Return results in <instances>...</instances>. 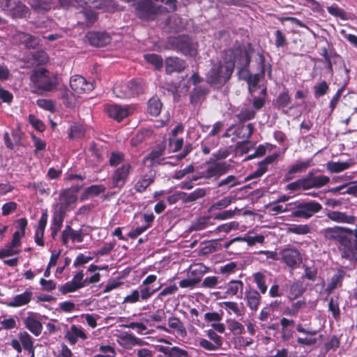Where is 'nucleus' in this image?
Listing matches in <instances>:
<instances>
[{
  "label": "nucleus",
  "instance_id": "obj_1",
  "mask_svg": "<svg viewBox=\"0 0 357 357\" xmlns=\"http://www.w3.org/2000/svg\"><path fill=\"white\" fill-rule=\"evenodd\" d=\"M322 233L326 240L335 243L343 258L352 260L357 257V225L354 229L328 227Z\"/></svg>",
  "mask_w": 357,
  "mask_h": 357
},
{
  "label": "nucleus",
  "instance_id": "obj_2",
  "mask_svg": "<svg viewBox=\"0 0 357 357\" xmlns=\"http://www.w3.org/2000/svg\"><path fill=\"white\" fill-rule=\"evenodd\" d=\"M224 61L214 63L208 72L206 78L211 84H221L227 83L230 79L235 67L236 55L231 50L226 52Z\"/></svg>",
  "mask_w": 357,
  "mask_h": 357
},
{
  "label": "nucleus",
  "instance_id": "obj_3",
  "mask_svg": "<svg viewBox=\"0 0 357 357\" xmlns=\"http://www.w3.org/2000/svg\"><path fill=\"white\" fill-rule=\"evenodd\" d=\"M30 79V87L35 93L52 91L58 84L56 75L44 68L33 70Z\"/></svg>",
  "mask_w": 357,
  "mask_h": 357
},
{
  "label": "nucleus",
  "instance_id": "obj_4",
  "mask_svg": "<svg viewBox=\"0 0 357 357\" xmlns=\"http://www.w3.org/2000/svg\"><path fill=\"white\" fill-rule=\"evenodd\" d=\"M168 47L185 56H195L197 53V43L187 35L170 36L167 41Z\"/></svg>",
  "mask_w": 357,
  "mask_h": 357
},
{
  "label": "nucleus",
  "instance_id": "obj_5",
  "mask_svg": "<svg viewBox=\"0 0 357 357\" xmlns=\"http://www.w3.org/2000/svg\"><path fill=\"white\" fill-rule=\"evenodd\" d=\"M291 216L298 218L308 219L322 209L319 202L310 200H298L291 202Z\"/></svg>",
  "mask_w": 357,
  "mask_h": 357
},
{
  "label": "nucleus",
  "instance_id": "obj_6",
  "mask_svg": "<svg viewBox=\"0 0 357 357\" xmlns=\"http://www.w3.org/2000/svg\"><path fill=\"white\" fill-rule=\"evenodd\" d=\"M136 15L146 21L153 20L156 16L167 11V8L159 5L152 0H142L135 3Z\"/></svg>",
  "mask_w": 357,
  "mask_h": 357
},
{
  "label": "nucleus",
  "instance_id": "obj_7",
  "mask_svg": "<svg viewBox=\"0 0 357 357\" xmlns=\"http://www.w3.org/2000/svg\"><path fill=\"white\" fill-rule=\"evenodd\" d=\"M114 90L120 98H131L144 92V82L141 79H135L123 85H116Z\"/></svg>",
  "mask_w": 357,
  "mask_h": 357
},
{
  "label": "nucleus",
  "instance_id": "obj_8",
  "mask_svg": "<svg viewBox=\"0 0 357 357\" xmlns=\"http://www.w3.org/2000/svg\"><path fill=\"white\" fill-rule=\"evenodd\" d=\"M131 169L130 163H123L121 167L116 168L111 177L112 188L121 190L128 179Z\"/></svg>",
  "mask_w": 357,
  "mask_h": 357
},
{
  "label": "nucleus",
  "instance_id": "obj_9",
  "mask_svg": "<svg viewBox=\"0 0 357 357\" xmlns=\"http://www.w3.org/2000/svg\"><path fill=\"white\" fill-rule=\"evenodd\" d=\"M0 7L9 11L13 17H23L28 12L27 7L19 0H1Z\"/></svg>",
  "mask_w": 357,
  "mask_h": 357
},
{
  "label": "nucleus",
  "instance_id": "obj_10",
  "mask_svg": "<svg viewBox=\"0 0 357 357\" xmlns=\"http://www.w3.org/2000/svg\"><path fill=\"white\" fill-rule=\"evenodd\" d=\"M77 199V195L74 192L69 189L65 190L60 195L59 208L55 212L66 215V212L73 208Z\"/></svg>",
  "mask_w": 357,
  "mask_h": 357
},
{
  "label": "nucleus",
  "instance_id": "obj_11",
  "mask_svg": "<svg viewBox=\"0 0 357 357\" xmlns=\"http://www.w3.org/2000/svg\"><path fill=\"white\" fill-rule=\"evenodd\" d=\"M105 111L110 118L121 121L133 112V108L128 105H109L105 107Z\"/></svg>",
  "mask_w": 357,
  "mask_h": 357
},
{
  "label": "nucleus",
  "instance_id": "obj_12",
  "mask_svg": "<svg viewBox=\"0 0 357 357\" xmlns=\"http://www.w3.org/2000/svg\"><path fill=\"white\" fill-rule=\"evenodd\" d=\"M230 168V165L227 162H217L211 163L206 169L202 172V177L211 178L213 177L218 178L226 174Z\"/></svg>",
  "mask_w": 357,
  "mask_h": 357
},
{
  "label": "nucleus",
  "instance_id": "obj_13",
  "mask_svg": "<svg viewBox=\"0 0 357 357\" xmlns=\"http://www.w3.org/2000/svg\"><path fill=\"white\" fill-rule=\"evenodd\" d=\"M85 38L89 43L94 47H105L111 41V36L105 31L88 32Z\"/></svg>",
  "mask_w": 357,
  "mask_h": 357
},
{
  "label": "nucleus",
  "instance_id": "obj_14",
  "mask_svg": "<svg viewBox=\"0 0 357 357\" xmlns=\"http://www.w3.org/2000/svg\"><path fill=\"white\" fill-rule=\"evenodd\" d=\"M281 255L282 261L291 268H296L302 261L299 251L294 248L284 249Z\"/></svg>",
  "mask_w": 357,
  "mask_h": 357
},
{
  "label": "nucleus",
  "instance_id": "obj_15",
  "mask_svg": "<svg viewBox=\"0 0 357 357\" xmlns=\"http://www.w3.org/2000/svg\"><path fill=\"white\" fill-rule=\"evenodd\" d=\"M71 89L77 93L90 92L93 89V84L88 82L82 76L76 75L71 77L70 81Z\"/></svg>",
  "mask_w": 357,
  "mask_h": 357
},
{
  "label": "nucleus",
  "instance_id": "obj_16",
  "mask_svg": "<svg viewBox=\"0 0 357 357\" xmlns=\"http://www.w3.org/2000/svg\"><path fill=\"white\" fill-rule=\"evenodd\" d=\"M28 316L23 320L25 327L35 336H39L43 330V325L38 319V314L29 312Z\"/></svg>",
  "mask_w": 357,
  "mask_h": 357
},
{
  "label": "nucleus",
  "instance_id": "obj_17",
  "mask_svg": "<svg viewBox=\"0 0 357 357\" xmlns=\"http://www.w3.org/2000/svg\"><path fill=\"white\" fill-rule=\"evenodd\" d=\"M305 190L311 188H319L326 185L329 181L330 178L324 175L314 176L312 173H309L303 177Z\"/></svg>",
  "mask_w": 357,
  "mask_h": 357
},
{
  "label": "nucleus",
  "instance_id": "obj_18",
  "mask_svg": "<svg viewBox=\"0 0 357 357\" xmlns=\"http://www.w3.org/2000/svg\"><path fill=\"white\" fill-rule=\"evenodd\" d=\"M239 63H237L238 75L241 79L248 81L250 73L248 69V66L250 62V58L248 53L245 50L239 51Z\"/></svg>",
  "mask_w": 357,
  "mask_h": 357
},
{
  "label": "nucleus",
  "instance_id": "obj_19",
  "mask_svg": "<svg viewBox=\"0 0 357 357\" xmlns=\"http://www.w3.org/2000/svg\"><path fill=\"white\" fill-rule=\"evenodd\" d=\"M69 239L73 242L82 243L84 240L82 229L74 230L70 225H66L61 234L63 244L66 246Z\"/></svg>",
  "mask_w": 357,
  "mask_h": 357
},
{
  "label": "nucleus",
  "instance_id": "obj_20",
  "mask_svg": "<svg viewBox=\"0 0 357 357\" xmlns=\"http://www.w3.org/2000/svg\"><path fill=\"white\" fill-rule=\"evenodd\" d=\"M84 274L83 271H80L75 275L71 281L66 282L65 284L59 287V291L62 294H66L77 291L82 288V280Z\"/></svg>",
  "mask_w": 357,
  "mask_h": 357
},
{
  "label": "nucleus",
  "instance_id": "obj_21",
  "mask_svg": "<svg viewBox=\"0 0 357 357\" xmlns=\"http://www.w3.org/2000/svg\"><path fill=\"white\" fill-rule=\"evenodd\" d=\"M165 71L167 74H172L174 72L180 73L186 66L185 61L177 56L167 57L165 61Z\"/></svg>",
  "mask_w": 357,
  "mask_h": 357
},
{
  "label": "nucleus",
  "instance_id": "obj_22",
  "mask_svg": "<svg viewBox=\"0 0 357 357\" xmlns=\"http://www.w3.org/2000/svg\"><path fill=\"white\" fill-rule=\"evenodd\" d=\"M32 296L33 292L29 289H26L24 293L15 295L10 301L6 303V305L11 307L25 305L31 301Z\"/></svg>",
  "mask_w": 357,
  "mask_h": 357
},
{
  "label": "nucleus",
  "instance_id": "obj_23",
  "mask_svg": "<svg viewBox=\"0 0 357 357\" xmlns=\"http://www.w3.org/2000/svg\"><path fill=\"white\" fill-rule=\"evenodd\" d=\"M15 39L29 48H35L40 43L38 38L24 32H17L15 35Z\"/></svg>",
  "mask_w": 357,
  "mask_h": 357
},
{
  "label": "nucleus",
  "instance_id": "obj_24",
  "mask_svg": "<svg viewBox=\"0 0 357 357\" xmlns=\"http://www.w3.org/2000/svg\"><path fill=\"white\" fill-rule=\"evenodd\" d=\"M245 299L250 309L252 311H257L260 304L261 296L257 290L250 289L245 291Z\"/></svg>",
  "mask_w": 357,
  "mask_h": 357
},
{
  "label": "nucleus",
  "instance_id": "obj_25",
  "mask_svg": "<svg viewBox=\"0 0 357 357\" xmlns=\"http://www.w3.org/2000/svg\"><path fill=\"white\" fill-rule=\"evenodd\" d=\"M155 173L151 172L149 174L142 176L135 183L134 189L136 192L142 193L155 181Z\"/></svg>",
  "mask_w": 357,
  "mask_h": 357
},
{
  "label": "nucleus",
  "instance_id": "obj_26",
  "mask_svg": "<svg viewBox=\"0 0 357 357\" xmlns=\"http://www.w3.org/2000/svg\"><path fill=\"white\" fill-rule=\"evenodd\" d=\"M156 350L162 352L164 355L168 357H187L188 353L186 351L177 347H166L162 345H158L155 347Z\"/></svg>",
  "mask_w": 357,
  "mask_h": 357
},
{
  "label": "nucleus",
  "instance_id": "obj_27",
  "mask_svg": "<svg viewBox=\"0 0 357 357\" xmlns=\"http://www.w3.org/2000/svg\"><path fill=\"white\" fill-rule=\"evenodd\" d=\"M355 164L354 159H349L344 162L330 161L326 164V169L331 173H339L349 169Z\"/></svg>",
  "mask_w": 357,
  "mask_h": 357
},
{
  "label": "nucleus",
  "instance_id": "obj_28",
  "mask_svg": "<svg viewBox=\"0 0 357 357\" xmlns=\"http://www.w3.org/2000/svg\"><path fill=\"white\" fill-rule=\"evenodd\" d=\"M208 90L207 87L204 86H195L190 94V103L192 105H197L204 101L207 95Z\"/></svg>",
  "mask_w": 357,
  "mask_h": 357
},
{
  "label": "nucleus",
  "instance_id": "obj_29",
  "mask_svg": "<svg viewBox=\"0 0 357 357\" xmlns=\"http://www.w3.org/2000/svg\"><path fill=\"white\" fill-rule=\"evenodd\" d=\"M47 222V213H43L40 218L38 228L36 231L35 234V242L38 245L43 246V236L45 232V229Z\"/></svg>",
  "mask_w": 357,
  "mask_h": 357
},
{
  "label": "nucleus",
  "instance_id": "obj_30",
  "mask_svg": "<svg viewBox=\"0 0 357 357\" xmlns=\"http://www.w3.org/2000/svg\"><path fill=\"white\" fill-rule=\"evenodd\" d=\"M208 268L203 264H196L190 266L188 271L189 278H192L197 283L201 281V278L204 273L208 272Z\"/></svg>",
  "mask_w": 357,
  "mask_h": 357
},
{
  "label": "nucleus",
  "instance_id": "obj_31",
  "mask_svg": "<svg viewBox=\"0 0 357 357\" xmlns=\"http://www.w3.org/2000/svg\"><path fill=\"white\" fill-rule=\"evenodd\" d=\"M326 216L331 220L337 222L353 223L355 220V217L353 215H348L345 213L340 211H328Z\"/></svg>",
  "mask_w": 357,
  "mask_h": 357
},
{
  "label": "nucleus",
  "instance_id": "obj_32",
  "mask_svg": "<svg viewBox=\"0 0 357 357\" xmlns=\"http://www.w3.org/2000/svg\"><path fill=\"white\" fill-rule=\"evenodd\" d=\"M66 337L72 344H75L79 337L83 340L87 337L82 328L77 327L75 325L71 326L70 331L66 333Z\"/></svg>",
  "mask_w": 357,
  "mask_h": 357
},
{
  "label": "nucleus",
  "instance_id": "obj_33",
  "mask_svg": "<svg viewBox=\"0 0 357 357\" xmlns=\"http://www.w3.org/2000/svg\"><path fill=\"white\" fill-rule=\"evenodd\" d=\"M65 218V215L54 212L52 224H51V236L53 238H55L58 234V232L61 230L63 222Z\"/></svg>",
  "mask_w": 357,
  "mask_h": 357
},
{
  "label": "nucleus",
  "instance_id": "obj_34",
  "mask_svg": "<svg viewBox=\"0 0 357 357\" xmlns=\"http://www.w3.org/2000/svg\"><path fill=\"white\" fill-rule=\"evenodd\" d=\"M264 239L265 238L263 235H256L255 236H248L244 238L238 237L227 243L225 244V248H227L231 244H232L235 241H244L246 242L248 245L252 246L255 243H263Z\"/></svg>",
  "mask_w": 357,
  "mask_h": 357
},
{
  "label": "nucleus",
  "instance_id": "obj_35",
  "mask_svg": "<svg viewBox=\"0 0 357 357\" xmlns=\"http://www.w3.org/2000/svg\"><path fill=\"white\" fill-rule=\"evenodd\" d=\"M169 326L176 331V333L181 337H185L187 335V331L181 321V320L175 317H171L168 319Z\"/></svg>",
  "mask_w": 357,
  "mask_h": 357
},
{
  "label": "nucleus",
  "instance_id": "obj_36",
  "mask_svg": "<svg viewBox=\"0 0 357 357\" xmlns=\"http://www.w3.org/2000/svg\"><path fill=\"white\" fill-rule=\"evenodd\" d=\"M210 216H202L195 220L189 227L190 231H201L206 229L210 224Z\"/></svg>",
  "mask_w": 357,
  "mask_h": 357
},
{
  "label": "nucleus",
  "instance_id": "obj_37",
  "mask_svg": "<svg viewBox=\"0 0 357 357\" xmlns=\"http://www.w3.org/2000/svg\"><path fill=\"white\" fill-rule=\"evenodd\" d=\"M18 337L23 348L29 353H33V342L31 335L26 331L20 332Z\"/></svg>",
  "mask_w": 357,
  "mask_h": 357
},
{
  "label": "nucleus",
  "instance_id": "obj_38",
  "mask_svg": "<svg viewBox=\"0 0 357 357\" xmlns=\"http://www.w3.org/2000/svg\"><path fill=\"white\" fill-rule=\"evenodd\" d=\"M310 166V162H301L293 165L285 175V180L289 181L293 178L294 174L301 172Z\"/></svg>",
  "mask_w": 357,
  "mask_h": 357
},
{
  "label": "nucleus",
  "instance_id": "obj_39",
  "mask_svg": "<svg viewBox=\"0 0 357 357\" xmlns=\"http://www.w3.org/2000/svg\"><path fill=\"white\" fill-rule=\"evenodd\" d=\"M266 275L261 272L253 274L254 282L262 294H266L268 289V287L266 284Z\"/></svg>",
  "mask_w": 357,
  "mask_h": 357
},
{
  "label": "nucleus",
  "instance_id": "obj_40",
  "mask_svg": "<svg viewBox=\"0 0 357 357\" xmlns=\"http://www.w3.org/2000/svg\"><path fill=\"white\" fill-rule=\"evenodd\" d=\"M243 283L241 280H231L227 284L226 294L230 296L243 293Z\"/></svg>",
  "mask_w": 357,
  "mask_h": 357
},
{
  "label": "nucleus",
  "instance_id": "obj_41",
  "mask_svg": "<svg viewBox=\"0 0 357 357\" xmlns=\"http://www.w3.org/2000/svg\"><path fill=\"white\" fill-rule=\"evenodd\" d=\"M344 72H345V74H346V79H345V82H344V84L337 90V91L335 93V94L333 96V97L332 98L331 102H330V108L331 109V111H333V109H335V107H336L338 101H339V99L345 88V86H347L349 80V70L347 69L345 66H344Z\"/></svg>",
  "mask_w": 357,
  "mask_h": 357
},
{
  "label": "nucleus",
  "instance_id": "obj_42",
  "mask_svg": "<svg viewBox=\"0 0 357 357\" xmlns=\"http://www.w3.org/2000/svg\"><path fill=\"white\" fill-rule=\"evenodd\" d=\"M241 184V182L234 175H229L225 178L221 180L218 183L217 186L218 188H225L226 190H229L231 188Z\"/></svg>",
  "mask_w": 357,
  "mask_h": 357
},
{
  "label": "nucleus",
  "instance_id": "obj_43",
  "mask_svg": "<svg viewBox=\"0 0 357 357\" xmlns=\"http://www.w3.org/2000/svg\"><path fill=\"white\" fill-rule=\"evenodd\" d=\"M162 103L157 97H153L149 101L148 111L152 116H158L161 111Z\"/></svg>",
  "mask_w": 357,
  "mask_h": 357
},
{
  "label": "nucleus",
  "instance_id": "obj_44",
  "mask_svg": "<svg viewBox=\"0 0 357 357\" xmlns=\"http://www.w3.org/2000/svg\"><path fill=\"white\" fill-rule=\"evenodd\" d=\"M290 299H295L303 294L305 288L303 286V283L301 281H296L294 282L290 287Z\"/></svg>",
  "mask_w": 357,
  "mask_h": 357
},
{
  "label": "nucleus",
  "instance_id": "obj_45",
  "mask_svg": "<svg viewBox=\"0 0 357 357\" xmlns=\"http://www.w3.org/2000/svg\"><path fill=\"white\" fill-rule=\"evenodd\" d=\"M31 5L38 12L47 11L51 8L52 0H31Z\"/></svg>",
  "mask_w": 357,
  "mask_h": 357
},
{
  "label": "nucleus",
  "instance_id": "obj_46",
  "mask_svg": "<svg viewBox=\"0 0 357 357\" xmlns=\"http://www.w3.org/2000/svg\"><path fill=\"white\" fill-rule=\"evenodd\" d=\"M287 230L289 233L305 235L311 232V227L308 225H291Z\"/></svg>",
  "mask_w": 357,
  "mask_h": 357
},
{
  "label": "nucleus",
  "instance_id": "obj_47",
  "mask_svg": "<svg viewBox=\"0 0 357 357\" xmlns=\"http://www.w3.org/2000/svg\"><path fill=\"white\" fill-rule=\"evenodd\" d=\"M85 133L84 127L79 123H74L70 126V132L69 137L70 139H77L84 136Z\"/></svg>",
  "mask_w": 357,
  "mask_h": 357
},
{
  "label": "nucleus",
  "instance_id": "obj_48",
  "mask_svg": "<svg viewBox=\"0 0 357 357\" xmlns=\"http://www.w3.org/2000/svg\"><path fill=\"white\" fill-rule=\"evenodd\" d=\"M306 303L304 301H298L291 305L289 307H287L284 313L289 316H296L299 310L305 307Z\"/></svg>",
  "mask_w": 357,
  "mask_h": 357
},
{
  "label": "nucleus",
  "instance_id": "obj_49",
  "mask_svg": "<svg viewBox=\"0 0 357 357\" xmlns=\"http://www.w3.org/2000/svg\"><path fill=\"white\" fill-rule=\"evenodd\" d=\"M206 195V190L204 188H197L190 194L184 196L183 202H192L202 198Z\"/></svg>",
  "mask_w": 357,
  "mask_h": 357
},
{
  "label": "nucleus",
  "instance_id": "obj_50",
  "mask_svg": "<svg viewBox=\"0 0 357 357\" xmlns=\"http://www.w3.org/2000/svg\"><path fill=\"white\" fill-rule=\"evenodd\" d=\"M232 202L231 197H226L223 199L213 203L208 208V211L213 210H221L228 206Z\"/></svg>",
  "mask_w": 357,
  "mask_h": 357
},
{
  "label": "nucleus",
  "instance_id": "obj_51",
  "mask_svg": "<svg viewBox=\"0 0 357 357\" xmlns=\"http://www.w3.org/2000/svg\"><path fill=\"white\" fill-rule=\"evenodd\" d=\"M265 73V64L264 61H262L261 64V71L260 74H255V75H250V78L248 81V83L250 86L256 87L260 80V77H263Z\"/></svg>",
  "mask_w": 357,
  "mask_h": 357
},
{
  "label": "nucleus",
  "instance_id": "obj_52",
  "mask_svg": "<svg viewBox=\"0 0 357 357\" xmlns=\"http://www.w3.org/2000/svg\"><path fill=\"white\" fill-rule=\"evenodd\" d=\"M164 149L160 147L158 149L153 150L151 153H149L144 158L145 160H150L151 162V165H154L156 162H158L160 158L163 155Z\"/></svg>",
  "mask_w": 357,
  "mask_h": 357
},
{
  "label": "nucleus",
  "instance_id": "obj_53",
  "mask_svg": "<svg viewBox=\"0 0 357 357\" xmlns=\"http://www.w3.org/2000/svg\"><path fill=\"white\" fill-rule=\"evenodd\" d=\"M146 61L153 64L156 68H160L162 66L163 61L160 56L155 54H149L144 55Z\"/></svg>",
  "mask_w": 357,
  "mask_h": 357
},
{
  "label": "nucleus",
  "instance_id": "obj_54",
  "mask_svg": "<svg viewBox=\"0 0 357 357\" xmlns=\"http://www.w3.org/2000/svg\"><path fill=\"white\" fill-rule=\"evenodd\" d=\"M124 161V155L120 152H112L110 155L109 164L112 167H116Z\"/></svg>",
  "mask_w": 357,
  "mask_h": 357
},
{
  "label": "nucleus",
  "instance_id": "obj_55",
  "mask_svg": "<svg viewBox=\"0 0 357 357\" xmlns=\"http://www.w3.org/2000/svg\"><path fill=\"white\" fill-rule=\"evenodd\" d=\"M326 9L328 13L335 17H340L342 20L347 19V14L344 10L339 8L337 6H328Z\"/></svg>",
  "mask_w": 357,
  "mask_h": 357
},
{
  "label": "nucleus",
  "instance_id": "obj_56",
  "mask_svg": "<svg viewBox=\"0 0 357 357\" xmlns=\"http://www.w3.org/2000/svg\"><path fill=\"white\" fill-rule=\"evenodd\" d=\"M275 45L277 48L283 47L287 45V40L286 36L281 30H276L275 32Z\"/></svg>",
  "mask_w": 357,
  "mask_h": 357
},
{
  "label": "nucleus",
  "instance_id": "obj_57",
  "mask_svg": "<svg viewBox=\"0 0 357 357\" xmlns=\"http://www.w3.org/2000/svg\"><path fill=\"white\" fill-rule=\"evenodd\" d=\"M106 188L103 185H93L85 190L86 195L97 196L102 192H105Z\"/></svg>",
  "mask_w": 357,
  "mask_h": 357
},
{
  "label": "nucleus",
  "instance_id": "obj_58",
  "mask_svg": "<svg viewBox=\"0 0 357 357\" xmlns=\"http://www.w3.org/2000/svg\"><path fill=\"white\" fill-rule=\"evenodd\" d=\"M328 310L332 312L333 317L335 319H338L340 316V311L338 303L336 300L331 298L328 303Z\"/></svg>",
  "mask_w": 357,
  "mask_h": 357
},
{
  "label": "nucleus",
  "instance_id": "obj_59",
  "mask_svg": "<svg viewBox=\"0 0 357 357\" xmlns=\"http://www.w3.org/2000/svg\"><path fill=\"white\" fill-rule=\"evenodd\" d=\"M280 324L282 326V337L284 340L288 339L289 334V331L287 329L288 326H293L294 324V321L292 319H288L287 318H282L280 319Z\"/></svg>",
  "mask_w": 357,
  "mask_h": 357
},
{
  "label": "nucleus",
  "instance_id": "obj_60",
  "mask_svg": "<svg viewBox=\"0 0 357 357\" xmlns=\"http://www.w3.org/2000/svg\"><path fill=\"white\" fill-rule=\"evenodd\" d=\"M158 289L156 288L155 289H151L149 287H140L139 290V296L140 300L145 301L149 299L152 296V295Z\"/></svg>",
  "mask_w": 357,
  "mask_h": 357
},
{
  "label": "nucleus",
  "instance_id": "obj_61",
  "mask_svg": "<svg viewBox=\"0 0 357 357\" xmlns=\"http://www.w3.org/2000/svg\"><path fill=\"white\" fill-rule=\"evenodd\" d=\"M255 112L249 109L241 110L237 115L238 120L242 122L252 119L255 118Z\"/></svg>",
  "mask_w": 357,
  "mask_h": 357
},
{
  "label": "nucleus",
  "instance_id": "obj_62",
  "mask_svg": "<svg viewBox=\"0 0 357 357\" xmlns=\"http://www.w3.org/2000/svg\"><path fill=\"white\" fill-rule=\"evenodd\" d=\"M251 148V142L246 139L242 142H238L236 145V150L242 154L247 153Z\"/></svg>",
  "mask_w": 357,
  "mask_h": 357
},
{
  "label": "nucleus",
  "instance_id": "obj_63",
  "mask_svg": "<svg viewBox=\"0 0 357 357\" xmlns=\"http://www.w3.org/2000/svg\"><path fill=\"white\" fill-rule=\"evenodd\" d=\"M286 189L291 191H297L299 190H305L304 178H302L294 182L289 183L287 185Z\"/></svg>",
  "mask_w": 357,
  "mask_h": 357
},
{
  "label": "nucleus",
  "instance_id": "obj_64",
  "mask_svg": "<svg viewBox=\"0 0 357 357\" xmlns=\"http://www.w3.org/2000/svg\"><path fill=\"white\" fill-rule=\"evenodd\" d=\"M229 329L236 335L242 334L244 332V326L240 322L235 320L229 322Z\"/></svg>",
  "mask_w": 357,
  "mask_h": 357
}]
</instances>
